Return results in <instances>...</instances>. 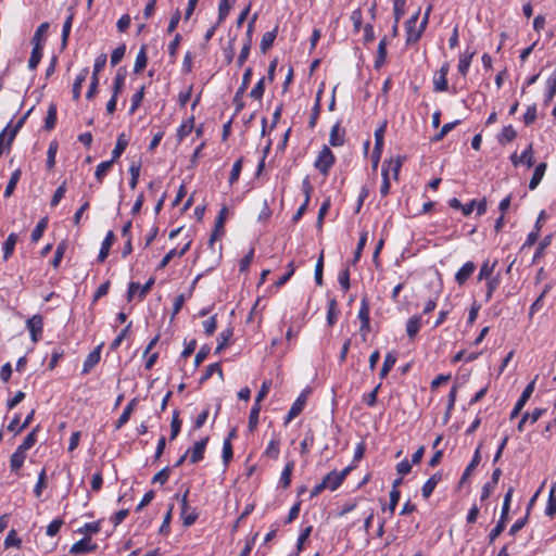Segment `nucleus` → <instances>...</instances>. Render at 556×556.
Segmentation results:
<instances>
[{"mask_svg": "<svg viewBox=\"0 0 556 556\" xmlns=\"http://www.w3.org/2000/svg\"><path fill=\"white\" fill-rule=\"evenodd\" d=\"M128 146V140L124 134H121L117 137L115 148L112 151V159L113 163L121 157V155L124 153L125 149Z\"/></svg>", "mask_w": 556, "mask_h": 556, "instance_id": "obj_19", "label": "nucleus"}, {"mask_svg": "<svg viewBox=\"0 0 556 556\" xmlns=\"http://www.w3.org/2000/svg\"><path fill=\"white\" fill-rule=\"evenodd\" d=\"M421 327V316H413L407 320L406 332L410 340H413Z\"/></svg>", "mask_w": 556, "mask_h": 556, "instance_id": "obj_20", "label": "nucleus"}, {"mask_svg": "<svg viewBox=\"0 0 556 556\" xmlns=\"http://www.w3.org/2000/svg\"><path fill=\"white\" fill-rule=\"evenodd\" d=\"M227 214H228V208L226 205H224L218 213V216L215 222L214 230L210 238L211 245L218 237H220L224 233V225H225V222L227 218Z\"/></svg>", "mask_w": 556, "mask_h": 556, "instance_id": "obj_9", "label": "nucleus"}, {"mask_svg": "<svg viewBox=\"0 0 556 556\" xmlns=\"http://www.w3.org/2000/svg\"><path fill=\"white\" fill-rule=\"evenodd\" d=\"M277 34H278V26H276L273 30L270 31H266L263 37H262V40H261V45H260V48H261V51L263 53H266V51L273 46L276 37H277Z\"/></svg>", "mask_w": 556, "mask_h": 556, "instance_id": "obj_21", "label": "nucleus"}, {"mask_svg": "<svg viewBox=\"0 0 556 556\" xmlns=\"http://www.w3.org/2000/svg\"><path fill=\"white\" fill-rule=\"evenodd\" d=\"M367 237H368V232L367 231H362L361 232V236H359V240H358V243H357V247L355 249V252H354V260L353 262L356 263L361 255H362V252L364 250V247L367 242Z\"/></svg>", "mask_w": 556, "mask_h": 556, "instance_id": "obj_50", "label": "nucleus"}, {"mask_svg": "<svg viewBox=\"0 0 556 556\" xmlns=\"http://www.w3.org/2000/svg\"><path fill=\"white\" fill-rule=\"evenodd\" d=\"M382 184L380 187V194L386 197L390 191V179H389V169L386 167V163L382 164Z\"/></svg>", "mask_w": 556, "mask_h": 556, "instance_id": "obj_44", "label": "nucleus"}, {"mask_svg": "<svg viewBox=\"0 0 556 556\" xmlns=\"http://www.w3.org/2000/svg\"><path fill=\"white\" fill-rule=\"evenodd\" d=\"M114 240H115L114 232L109 231L101 244V249H100L99 256H98L99 262L105 261V258L108 257V255L110 253V249H111L112 244L114 243Z\"/></svg>", "mask_w": 556, "mask_h": 556, "instance_id": "obj_15", "label": "nucleus"}, {"mask_svg": "<svg viewBox=\"0 0 556 556\" xmlns=\"http://www.w3.org/2000/svg\"><path fill=\"white\" fill-rule=\"evenodd\" d=\"M58 151V143L51 142L47 152V167L48 169H52L55 164V154Z\"/></svg>", "mask_w": 556, "mask_h": 556, "instance_id": "obj_49", "label": "nucleus"}, {"mask_svg": "<svg viewBox=\"0 0 556 556\" xmlns=\"http://www.w3.org/2000/svg\"><path fill=\"white\" fill-rule=\"evenodd\" d=\"M46 480H47L46 469H42L38 476V481L34 489V493L37 497L41 496L43 489L47 486Z\"/></svg>", "mask_w": 556, "mask_h": 556, "instance_id": "obj_47", "label": "nucleus"}, {"mask_svg": "<svg viewBox=\"0 0 556 556\" xmlns=\"http://www.w3.org/2000/svg\"><path fill=\"white\" fill-rule=\"evenodd\" d=\"M73 18H74V15H73V13H71L67 16V18L65 20L64 24H63L62 38H61V45H62L63 49L67 45L68 36H70L71 28H72Z\"/></svg>", "mask_w": 556, "mask_h": 556, "instance_id": "obj_41", "label": "nucleus"}, {"mask_svg": "<svg viewBox=\"0 0 556 556\" xmlns=\"http://www.w3.org/2000/svg\"><path fill=\"white\" fill-rule=\"evenodd\" d=\"M21 175H22V172L21 169H15L11 177H10V180L5 187V190H4V197L5 198H9L12 195V193L14 192L15 188H16V185L21 178Z\"/></svg>", "mask_w": 556, "mask_h": 556, "instance_id": "obj_37", "label": "nucleus"}, {"mask_svg": "<svg viewBox=\"0 0 556 556\" xmlns=\"http://www.w3.org/2000/svg\"><path fill=\"white\" fill-rule=\"evenodd\" d=\"M473 55H475V51H472V52L465 51L464 53L460 54L459 62H458V72L463 76H466Z\"/></svg>", "mask_w": 556, "mask_h": 556, "instance_id": "obj_26", "label": "nucleus"}, {"mask_svg": "<svg viewBox=\"0 0 556 556\" xmlns=\"http://www.w3.org/2000/svg\"><path fill=\"white\" fill-rule=\"evenodd\" d=\"M329 208H330V200L327 199L323 202V204L319 208V212H318L317 222H316V226L318 229L323 228L324 218H325V215L328 213Z\"/></svg>", "mask_w": 556, "mask_h": 556, "instance_id": "obj_57", "label": "nucleus"}, {"mask_svg": "<svg viewBox=\"0 0 556 556\" xmlns=\"http://www.w3.org/2000/svg\"><path fill=\"white\" fill-rule=\"evenodd\" d=\"M17 242V235L12 232L8 236L3 243V260L7 261L13 254L15 244Z\"/></svg>", "mask_w": 556, "mask_h": 556, "instance_id": "obj_29", "label": "nucleus"}, {"mask_svg": "<svg viewBox=\"0 0 556 556\" xmlns=\"http://www.w3.org/2000/svg\"><path fill=\"white\" fill-rule=\"evenodd\" d=\"M126 75H127V72H126L125 67H119L117 70V73L115 75L114 83H113L114 96H118L122 92V90L124 88Z\"/></svg>", "mask_w": 556, "mask_h": 556, "instance_id": "obj_22", "label": "nucleus"}, {"mask_svg": "<svg viewBox=\"0 0 556 556\" xmlns=\"http://www.w3.org/2000/svg\"><path fill=\"white\" fill-rule=\"evenodd\" d=\"M404 160L405 157L397 156L396 159H391L389 161L383 162L386 163V167L389 169V172H392L394 179L399 178L400 169L403 165Z\"/></svg>", "mask_w": 556, "mask_h": 556, "instance_id": "obj_35", "label": "nucleus"}, {"mask_svg": "<svg viewBox=\"0 0 556 556\" xmlns=\"http://www.w3.org/2000/svg\"><path fill=\"white\" fill-rule=\"evenodd\" d=\"M517 137V131L514 129V127L511 125H508V126H505L501 134H498L497 136V140L500 142V144L504 146L508 142H511L516 139Z\"/></svg>", "mask_w": 556, "mask_h": 556, "instance_id": "obj_23", "label": "nucleus"}, {"mask_svg": "<svg viewBox=\"0 0 556 556\" xmlns=\"http://www.w3.org/2000/svg\"><path fill=\"white\" fill-rule=\"evenodd\" d=\"M369 303L366 298L362 299L358 318L361 320L359 331L362 333L363 340H366V333L370 330V317H369Z\"/></svg>", "mask_w": 556, "mask_h": 556, "instance_id": "obj_2", "label": "nucleus"}, {"mask_svg": "<svg viewBox=\"0 0 556 556\" xmlns=\"http://www.w3.org/2000/svg\"><path fill=\"white\" fill-rule=\"evenodd\" d=\"M26 457V453L16 448V451L11 455L10 458V467L12 471H17L24 464Z\"/></svg>", "mask_w": 556, "mask_h": 556, "instance_id": "obj_33", "label": "nucleus"}, {"mask_svg": "<svg viewBox=\"0 0 556 556\" xmlns=\"http://www.w3.org/2000/svg\"><path fill=\"white\" fill-rule=\"evenodd\" d=\"M56 123V105L54 103H51L48 108L47 117L45 121V129L51 130L54 128Z\"/></svg>", "mask_w": 556, "mask_h": 556, "instance_id": "obj_38", "label": "nucleus"}, {"mask_svg": "<svg viewBox=\"0 0 556 556\" xmlns=\"http://www.w3.org/2000/svg\"><path fill=\"white\" fill-rule=\"evenodd\" d=\"M481 460V455H480V446L476 450V453L470 462V464L467 466V468L465 469L462 478H460V481H459V484H463L467 479L468 477L470 476L471 471L479 465Z\"/></svg>", "mask_w": 556, "mask_h": 556, "instance_id": "obj_32", "label": "nucleus"}, {"mask_svg": "<svg viewBox=\"0 0 556 556\" xmlns=\"http://www.w3.org/2000/svg\"><path fill=\"white\" fill-rule=\"evenodd\" d=\"M204 332L206 336H212L217 328L216 315H213L203 323Z\"/></svg>", "mask_w": 556, "mask_h": 556, "instance_id": "obj_64", "label": "nucleus"}, {"mask_svg": "<svg viewBox=\"0 0 556 556\" xmlns=\"http://www.w3.org/2000/svg\"><path fill=\"white\" fill-rule=\"evenodd\" d=\"M458 124H459V121H455V122L447 123V124L443 125L441 130L434 136L433 140L434 141L442 140Z\"/></svg>", "mask_w": 556, "mask_h": 556, "instance_id": "obj_60", "label": "nucleus"}, {"mask_svg": "<svg viewBox=\"0 0 556 556\" xmlns=\"http://www.w3.org/2000/svg\"><path fill=\"white\" fill-rule=\"evenodd\" d=\"M418 15H419V12L414 14L406 22V33H407L406 43L407 45L417 42L419 40L420 36H421V30H419V28L415 29V26H416L417 20H418Z\"/></svg>", "mask_w": 556, "mask_h": 556, "instance_id": "obj_10", "label": "nucleus"}, {"mask_svg": "<svg viewBox=\"0 0 556 556\" xmlns=\"http://www.w3.org/2000/svg\"><path fill=\"white\" fill-rule=\"evenodd\" d=\"M265 90V78L262 77L257 84L254 86V88L250 92V97L255 100H261Z\"/></svg>", "mask_w": 556, "mask_h": 556, "instance_id": "obj_52", "label": "nucleus"}, {"mask_svg": "<svg viewBox=\"0 0 556 556\" xmlns=\"http://www.w3.org/2000/svg\"><path fill=\"white\" fill-rule=\"evenodd\" d=\"M495 265H496V262H494L492 265H490L489 262L483 263L480 268L478 279L479 280H482V279L488 280V279L492 278L491 275L494 270Z\"/></svg>", "mask_w": 556, "mask_h": 556, "instance_id": "obj_56", "label": "nucleus"}, {"mask_svg": "<svg viewBox=\"0 0 556 556\" xmlns=\"http://www.w3.org/2000/svg\"><path fill=\"white\" fill-rule=\"evenodd\" d=\"M47 225H48V218L47 217H43L38 224L37 226L34 228L33 232H31V241L33 242H37L43 235L46 228H47Z\"/></svg>", "mask_w": 556, "mask_h": 556, "instance_id": "obj_43", "label": "nucleus"}, {"mask_svg": "<svg viewBox=\"0 0 556 556\" xmlns=\"http://www.w3.org/2000/svg\"><path fill=\"white\" fill-rule=\"evenodd\" d=\"M42 43H36L35 47L33 46V50H31V53H30V58L28 60V68L29 70H35L41 58H42Z\"/></svg>", "mask_w": 556, "mask_h": 556, "instance_id": "obj_25", "label": "nucleus"}, {"mask_svg": "<svg viewBox=\"0 0 556 556\" xmlns=\"http://www.w3.org/2000/svg\"><path fill=\"white\" fill-rule=\"evenodd\" d=\"M210 438L205 437L201 439L200 441H197L191 450H188V454L190 453V462L192 464H195L203 459L204 457V451L206 447V444L208 442Z\"/></svg>", "mask_w": 556, "mask_h": 556, "instance_id": "obj_12", "label": "nucleus"}, {"mask_svg": "<svg viewBox=\"0 0 556 556\" xmlns=\"http://www.w3.org/2000/svg\"><path fill=\"white\" fill-rule=\"evenodd\" d=\"M64 521L61 518L52 520L48 527H47V535L54 536L60 531L61 527L63 526Z\"/></svg>", "mask_w": 556, "mask_h": 556, "instance_id": "obj_61", "label": "nucleus"}, {"mask_svg": "<svg viewBox=\"0 0 556 556\" xmlns=\"http://www.w3.org/2000/svg\"><path fill=\"white\" fill-rule=\"evenodd\" d=\"M337 301L336 299H331L328 304V312H327V324L329 326H332L337 321Z\"/></svg>", "mask_w": 556, "mask_h": 556, "instance_id": "obj_45", "label": "nucleus"}, {"mask_svg": "<svg viewBox=\"0 0 556 556\" xmlns=\"http://www.w3.org/2000/svg\"><path fill=\"white\" fill-rule=\"evenodd\" d=\"M294 468V462L290 460L286 464L281 477H280V484L283 489H287L290 486L291 483V475Z\"/></svg>", "mask_w": 556, "mask_h": 556, "instance_id": "obj_34", "label": "nucleus"}, {"mask_svg": "<svg viewBox=\"0 0 556 556\" xmlns=\"http://www.w3.org/2000/svg\"><path fill=\"white\" fill-rule=\"evenodd\" d=\"M545 170H546V163H540L535 167V169L532 174V177L530 179V182H529V188L531 190H534L539 186V184L541 182V180L545 174Z\"/></svg>", "mask_w": 556, "mask_h": 556, "instance_id": "obj_24", "label": "nucleus"}, {"mask_svg": "<svg viewBox=\"0 0 556 556\" xmlns=\"http://www.w3.org/2000/svg\"><path fill=\"white\" fill-rule=\"evenodd\" d=\"M241 169H242V159H239L232 165V169L229 175V184L230 185L235 184L239 179Z\"/></svg>", "mask_w": 556, "mask_h": 556, "instance_id": "obj_62", "label": "nucleus"}, {"mask_svg": "<svg viewBox=\"0 0 556 556\" xmlns=\"http://www.w3.org/2000/svg\"><path fill=\"white\" fill-rule=\"evenodd\" d=\"M188 494H189V490L187 489L181 497V518H182V525L185 527L192 526L198 519V513L195 511V509H192L189 513L190 507L188 504Z\"/></svg>", "mask_w": 556, "mask_h": 556, "instance_id": "obj_5", "label": "nucleus"}, {"mask_svg": "<svg viewBox=\"0 0 556 556\" xmlns=\"http://www.w3.org/2000/svg\"><path fill=\"white\" fill-rule=\"evenodd\" d=\"M351 470V467H346L340 472H337L336 470L329 472L325 478V482L327 484V488L334 491L337 488L341 485V483L344 481L346 475Z\"/></svg>", "mask_w": 556, "mask_h": 556, "instance_id": "obj_6", "label": "nucleus"}, {"mask_svg": "<svg viewBox=\"0 0 556 556\" xmlns=\"http://www.w3.org/2000/svg\"><path fill=\"white\" fill-rule=\"evenodd\" d=\"M88 68H84L80 74L76 77L74 84H73V99L78 100L81 92V86L85 83L87 75H88Z\"/></svg>", "mask_w": 556, "mask_h": 556, "instance_id": "obj_28", "label": "nucleus"}, {"mask_svg": "<svg viewBox=\"0 0 556 556\" xmlns=\"http://www.w3.org/2000/svg\"><path fill=\"white\" fill-rule=\"evenodd\" d=\"M344 135L345 130L340 127V124L337 123L332 126L329 136V142L332 147H340L344 143Z\"/></svg>", "mask_w": 556, "mask_h": 556, "instance_id": "obj_14", "label": "nucleus"}, {"mask_svg": "<svg viewBox=\"0 0 556 556\" xmlns=\"http://www.w3.org/2000/svg\"><path fill=\"white\" fill-rule=\"evenodd\" d=\"M295 271V267H294V263L291 261L289 264H288V271L287 273H283V276H281L276 282H275V286L276 287H282L283 285H286L290 278L293 276Z\"/></svg>", "mask_w": 556, "mask_h": 556, "instance_id": "obj_51", "label": "nucleus"}, {"mask_svg": "<svg viewBox=\"0 0 556 556\" xmlns=\"http://www.w3.org/2000/svg\"><path fill=\"white\" fill-rule=\"evenodd\" d=\"M125 51H126L125 45H121L113 50V52L111 54V60H110L112 66L117 65L122 61V59L125 54Z\"/></svg>", "mask_w": 556, "mask_h": 556, "instance_id": "obj_55", "label": "nucleus"}, {"mask_svg": "<svg viewBox=\"0 0 556 556\" xmlns=\"http://www.w3.org/2000/svg\"><path fill=\"white\" fill-rule=\"evenodd\" d=\"M334 162V154L327 146H324L314 163V166L320 172V174L328 176L329 170Z\"/></svg>", "mask_w": 556, "mask_h": 556, "instance_id": "obj_1", "label": "nucleus"}, {"mask_svg": "<svg viewBox=\"0 0 556 556\" xmlns=\"http://www.w3.org/2000/svg\"><path fill=\"white\" fill-rule=\"evenodd\" d=\"M169 475H170V468L165 467L162 470H160L157 473L154 475V477L152 478V483L164 484L168 480Z\"/></svg>", "mask_w": 556, "mask_h": 556, "instance_id": "obj_63", "label": "nucleus"}, {"mask_svg": "<svg viewBox=\"0 0 556 556\" xmlns=\"http://www.w3.org/2000/svg\"><path fill=\"white\" fill-rule=\"evenodd\" d=\"M510 162L514 166L526 164L528 167H532L534 165L532 144L530 143L520 156H518L517 153H513L510 155Z\"/></svg>", "mask_w": 556, "mask_h": 556, "instance_id": "obj_8", "label": "nucleus"}, {"mask_svg": "<svg viewBox=\"0 0 556 556\" xmlns=\"http://www.w3.org/2000/svg\"><path fill=\"white\" fill-rule=\"evenodd\" d=\"M556 484H553L549 494H548V501H547V507H546V515L553 517L556 514Z\"/></svg>", "mask_w": 556, "mask_h": 556, "instance_id": "obj_42", "label": "nucleus"}, {"mask_svg": "<svg viewBox=\"0 0 556 556\" xmlns=\"http://www.w3.org/2000/svg\"><path fill=\"white\" fill-rule=\"evenodd\" d=\"M100 349L101 346H98L92 352H90L84 363V369L83 372L87 374L93 366H96L100 361Z\"/></svg>", "mask_w": 556, "mask_h": 556, "instance_id": "obj_30", "label": "nucleus"}, {"mask_svg": "<svg viewBox=\"0 0 556 556\" xmlns=\"http://www.w3.org/2000/svg\"><path fill=\"white\" fill-rule=\"evenodd\" d=\"M387 123H383L378 129L375 130V150H379L383 148V137L386 131Z\"/></svg>", "mask_w": 556, "mask_h": 556, "instance_id": "obj_59", "label": "nucleus"}, {"mask_svg": "<svg viewBox=\"0 0 556 556\" xmlns=\"http://www.w3.org/2000/svg\"><path fill=\"white\" fill-rule=\"evenodd\" d=\"M148 63V56H147V46H142L137 54L134 72L136 74L142 72Z\"/></svg>", "mask_w": 556, "mask_h": 556, "instance_id": "obj_27", "label": "nucleus"}, {"mask_svg": "<svg viewBox=\"0 0 556 556\" xmlns=\"http://www.w3.org/2000/svg\"><path fill=\"white\" fill-rule=\"evenodd\" d=\"M441 473L437 472L434 475H432L427 481L426 483L422 485V489H421V492H422V496L425 498H428L433 490L435 489L437 484L441 481Z\"/></svg>", "mask_w": 556, "mask_h": 556, "instance_id": "obj_18", "label": "nucleus"}, {"mask_svg": "<svg viewBox=\"0 0 556 556\" xmlns=\"http://www.w3.org/2000/svg\"><path fill=\"white\" fill-rule=\"evenodd\" d=\"M397 359V353L395 351L389 352L383 361L382 367L380 369V377L384 378L391 371L393 366L395 365Z\"/></svg>", "mask_w": 556, "mask_h": 556, "instance_id": "obj_17", "label": "nucleus"}, {"mask_svg": "<svg viewBox=\"0 0 556 556\" xmlns=\"http://www.w3.org/2000/svg\"><path fill=\"white\" fill-rule=\"evenodd\" d=\"M556 94V71H554L546 80V93L544 105L547 106Z\"/></svg>", "mask_w": 556, "mask_h": 556, "instance_id": "obj_16", "label": "nucleus"}, {"mask_svg": "<svg viewBox=\"0 0 556 556\" xmlns=\"http://www.w3.org/2000/svg\"><path fill=\"white\" fill-rule=\"evenodd\" d=\"M476 265L473 262L465 263L455 275V280L459 286H463L469 277L473 274Z\"/></svg>", "mask_w": 556, "mask_h": 556, "instance_id": "obj_13", "label": "nucleus"}, {"mask_svg": "<svg viewBox=\"0 0 556 556\" xmlns=\"http://www.w3.org/2000/svg\"><path fill=\"white\" fill-rule=\"evenodd\" d=\"M311 388H305L291 406L287 417H298L304 409L311 394Z\"/></svg>", "mask_w": 556, "mask_h": 556, "instance_id": "obj_7", "label": "nucleus"}, {"mask_svg": "<svg viewBox=\"0 0 556 556\" xmlns=\"http://www.w3.org/2000/svg\"><path fill=\"white\" fill-rule=\"evenodd\" d=\"M251 77H252V68L251 67H248L245 71H244V74H243V77H242V84L241 86L239 87V89L237 90L236 94H235V98H233V103L236 105V112L238 113L239 111H241L244 106V102L242 100V96L243 93L245 92L250 81H251Z\"/></svg>", "mask_w": 556, "mask_h": 556, "instance_id": "obj_3", "label": "nucleus"}, {"mask_svg": "<svg viewBox=\"0 0 556 556\" xmlns=\"http://www.w3.org/2000/svg\"><path fill=\"white\" fill-rule=\"evenodd\" d=\"M113 164H114L113 161L109 160V161L101 162L97 166L96 172H94V177L99 182H102L103 177L110 170V168L113 166Z\"/></svg>", "mask_w": 556, "mask_h": 556, "instance_id": "obj_40", "label": "nucleus"}, {"mask_svg": "<svg viewBox=\"0 0 556 556\" xmlns=\"http://www.w3.org/2000/svg\"><path fill=\"white\" fill-rule=\"evenodd\" d=\"M26 327L30 332L31 341L38 342L42 334L43 319L42 316L36 314L27 319Z\"/></svg>", "mask_w": 556, "mask_h": 556, "instance_id": "obj_4", "label": "nucleus"}, {"mask_svg": "<svg viewBox=\"0 0 556 556\" xmlns=\"http://www.w3.org/2000/svg\"><path fill=\"white\" fill-rule=\"evenodd\" d=\"M232 334H233L232 328H227L219 333L218 344L215 349L216 354H218L222 350H224L228 345L229 340L231 339Z\"/></svg>", "mask_w": 556, "mask_h": 556, "instance_id": "obj_36", "label": "nucleus"}, {"mask_svg": "<svg viewBox=\"0 0 556 556\" xmlns=\"http://www.w3.org/2000/svg\"><path fill=\"white\" fill-rule=\"evenodd\" d=\"M143 97H144V86H141V88L131 98V106L129 110L130 114H132L138 109V106L142 102Z\"/></svg>", "mask_w": 556, "mask_h": 556, "instance_id": "obj_58", "label": "nucleus"}, {"mask_svg": "<svg viewBox=\"0 0 556 556\" xmlns=\"http://www.w3.org/2000/svg\"><path fill=\"white\" fill-rule=\"evenodd\" d=\"M324 253L321 252L315 266V282L323 286Z\"/></svg>", "mask_w": 556, "mask_h": 556, "instance_id": "obj_54", "label": "nucleus"}, {"mask_svg": "<svg viewBox=\"0 0 556 556\" xmlns=\"http://www.w3.org/2000/svg\"><path fill=\"white\" fill-rule=\"evenodd\" d=\"M96 548L97 545L91 543V538L85 536L72 545L70 553L73 555H79L93 552Z\"/></svg>", "mask_w": 556, "mask_h": 556, "instance_id": "obj_11", "label": "nucleus"}, {"mask_svg": "<svg viewBox=\"0 0 556 556\" xmlns=\"http://www.w3.org/2000/svg\"><path fill=\"white\" fill-rule=\"evenodd\" d=\"M65 251H66V243L63 241L56 247L54 257L52 258V262H51V264L54 268L59 267V265L64 256Z\"/></svg>", "mask_w": 556, "mask_h": 556, "instance_id": "obj_53", "label": "nucleus"}, {"mask_svg": "<svg viewBox=\"0 0 556 556\" xmlns=\"http://www.w3.org/2000/svg\"><path fill=\"white\" fill-rule=\"evenodd\" d=\"M387 59V38L383 37L379 45H378V51H377V58L375 60V67L380 68Z\"/></svg>", "mask_w": 556, "mask_h": 556, "instance_id": "obj_31", "label": "nucleus"}, {"mask_svg": "<svg viewBox=\"0 0 556 556\" xmlns=\"http://www.w3.org/2000/svg\"><path fill=\"white\" fill-rule=\"evenodd\" d=\"M320 94H321V91L319 90L317 92L316 102H315V105H314V108L312 110L311 118H309V122H308V126H309L311 129H313L316 126L318 117H319V114H320Z\"/></svg>", "mask_w": 556, "mask_h": 556, "instance_id": "obj_39", "label": "nucleus"}, {"mask_svg": "<svg viewBox=\"0 0 556 556\" xmlns=\"http://www.w3.org/2000/svg\"><path fill=\"white\" fill-rule=\"evenodd\" d=\"M49 29V23L45 22L38 26L36 29L33 38H31V45L35 47L36 43H41L43 40L45 33Z\"/></svg>", "mask_w": 556, "mask_h": 556, "instance_id": "obj_46", "label": "nucleus"}, {"mask_svg": "<svg viewBox=\"0 0 556 556\" xmlns=\"http://www.w3.org/2000/svg\"><path fill=\"white\" fill-rule=\"evenodd\" d=\"M21 544H22L21 539L17 536L16 531H15L14 529H12V530L8 533V535H7L5 540H4V547H5V548H9V547H11V546L20 547V546H21Z\"/></svg>", "mask_w": 556, "mask_h": 556, "instance_id": "obj_48", "label": "nucleus"}]
</instances>
